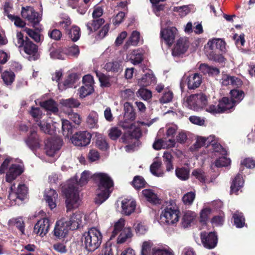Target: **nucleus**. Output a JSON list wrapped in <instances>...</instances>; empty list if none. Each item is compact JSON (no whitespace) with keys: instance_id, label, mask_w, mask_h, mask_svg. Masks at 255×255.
<instances>
[{"instance_id":"f257e3e1","label":"nucleus","mask_w":255,"mask_h":255,"mask_svg":"<svg viewBox=\"0 0 255 255\" xmlns=\"http://www.w3.org/2000/svg\"><path fill=\"white\" fill-rule=\"evenodd\" d=\"M91 177V173L89 171L85 170L82 173L79 183H70L68 187L65 189L64 193L67 210H70L79 207L81 200L79 197V189L78 186L80 185L81 187L85 185Z\"/></svg>"},{"instance_id":"f03ea898","label":"nucleus","mask_w":255,"mask_h":255,"mask_svg":"<svg viewBox=\"0 0 255 255\" xmlns=\"http://www.w3.org/2000/svg\"><path fill=\"white\" fill-rule=\"evenodd\" d=\"M92 177L98 184L95 201L97 204L100 205L109 197L113 190L114 182L111 177L105 173H96Z\"/></svg>"},{"instance_id":"7ed1b4c3","label":"nucleus","mask_w":255,"mask_h":255,"mask_svg":"<svg viewBox=\"0 0 255 255\" xmlns=\"http://www.w3.org/2000/svg\"><path fill=\"white\" fill-rule=\"evenodd\" d=\"M102 235L95 228H92L85 232L82 236V242L85 249L93 252L99 248L102 243Z\"/></svg>"},{"instance_id":"20e7f679","label":"nucleus","mask_w":255,"mask_h":255,"mask_svg":"<svg viewBox=\"0 0 255 255\" xmlns=\"http://www.w3.org/2000/svg\"><path fill=\"white\" fill-rule=\"evenodd\" d=\"M133 121L134 120L124 117V120L119 122V126L127 130L121 138L122 141L124 143H129L133 139L137 140L141 136V131L139 128L136 127Z\"/></svg>"},{"instance_id":"39448f33","label":"nucleus","mask_w":255,"mask_h":255,"mask_svg":"<svg viewBox=\"0 0 255 255\" xmlns=\"http://www.w3.org/2000/svg\"><path fill=\"white\" fill-rule=\"evenodd\" d=\"M125 225V221L123 218L115 223L110 239H113L120 233L117 238V243L122 244L130 239L132 236L131 229L129 227H124Z\"/></svg>"},{"instance_id":"423d86ee","label":"nucleus","mask_w":255,"mask_h":255,"mask_svg":"<svg viewBox=\"0 0 255 255\" xmlns=\"http://www.w3.org/2000/svg\"><path fill=\"white\" fill-rule=\"evenodd\" d=\"M207 45L212 51L209 55V59L218 62H224V58L218 53L225 51V42L220 38H214L210 40Z\"/></svg>"},{"instance_id":"0eeeda50","label":"nucleus","mask_w":255,"mask_h":255,"mask_svg":"<svg viewBox=\"0 0 255 255\" xmlns=\"http://www.w3.org/2000/svg\"><path fill=\"white\" fill-rule=\"evenodd\" d=\"M208 97L202 93L190 95L186 100V106L195 111H199L206 107Z\"/></svg>"},{"instance_id":"6e6552de","label":"nucleus","mask_w":255,"mask_h":255,"mask_svg":"<svg viewBox=\"0 0 255 255\" xmlns=\"http://www.w3.org/2000/svg\"><path fill=\"white\" fill-rule=\"evenodd\" d=\"M179 211L176 205L167 206L160 215L161 222L163 224L174 225L179 221Z\"/></svg>"},{"instance_id":"1a4fd4ad","label":"nucleus","mask_w":255,"mask_h":255,"mask_svg":"<svg viewBox=\"0 0 255 255\" xmlns=\"http://www.w3.org/2000/svg\"><path fill=\"white\" fill-rule=\"evenodd\" d=\"M62 144V141L59 137L52 138L46 141L45 146V153L47 156L53 157L49 162H54L56 158L54 157L57 155Z\"/></svg>"},{"instance_id":"9d476101","label":"nucleus","mask_w":255,"mask_h":255,"mask_svg":"<svg viewBox=\"0 0 255 255\" xmlns=\"http://www.w3.org/2000/svg\"><path fill=\"white\" fill-rule=\"evenodd\" d=\"M27 194V188L25 184L20 183L15 187L13 184L10 186L8 198L14 202L17 200L22 201L26 198Z\"/></svg>"},{"instance_id":"9b49d317","label":"nucleus","mask_w":255,"mask_h":255,"mask_svg":"<svg viewBox=\"0 0 255 255\" xmlns=\"http://www.w3.org/2000/svg\"><path fill=\"white\" fill-rule=\"evenodd\" d=\"M83 85L79 89V95L81 98H84L91 95L94 91V79L90 74L85 75L82 79Z\"/></svg>"},{"instance_id":"f8f14e48","label":"nucleus","mask_w":255,"mask_h":255,"mask_svg":"<svg viewBox=\"0 0 255 255\" xmlns=\"http://www.w3.org/2000/svg\"><path fill=\"white\" fill-rule=\"evenodd\" d=\"M178 34V30L175 27L168 26L166 28H163L161 22L160 37L169 46L172 45Z\"/></svg>"},{"instance_id":"ddd939ff","label":"nucleus","mask_w":255,"mask_h":255,"mask_svg":"<svg viewBox=\"0 0 255 255\" xmlns=\"http://www.w3.org/2000/svg\"><path fill=\"white\" fill-rule=\"evenodd\" d=\"M21 15L34 25L38 23L41 19L40 15L32 7L29 6L22 7Z\"/></svg>"},{"instance_id":"4468645a","label":"nucleus","mask_w":255,"mask_h":255,"mask_svg":"<svg viewBox=\"0 0 255 255\" xmlns=\"http://www.w3.org/2000/svg\"><path fill=\"white\" fill-rule=\"evenodd\" d=\"M91 137V134L86 131H79L75 133L71 139L75 145L85 146L90 143Z\"/></svg>"},{"instance_id":"2eb2a0df","label":"nucleus","mask_w":255,"mask_h":255,"mask_svg":"<svg viewBox=\"0 0 255 255\" xmlns=\"http://www.w3.org/2000/svg\"><path fill=\"white\" fill-rule=\"evenodd\" d=\"M22 47L29 60H36L38 58V47L28 38H26L25 43Z\"/></svg>"},{"instance_id":"dca6fc26","label":"nucleus","mask_w":255,"mask_h":255,"mask_svg":"<svg viewBox=\"0 0 255 255\" xmlns=\"http://www.w3.org/2000/svg\"><path fill=\"white\" fill-rule=\"evenodd\" d=\"M228 102V100L226 98H223L216 106L214 105H206V111L212 114H219L223 112H229L230 111V105H225V103Z\"/></svg>"},{"instance_id":"f3484780","label":"nucleus","mask_w":255,"mask_h":255,"mask_svg":"<svg viewBox=\"0 0 255 255\" xmlns=\"http://www.w3.org/2000/svg\"><path fill=\"white\" fill-rule=\"evenodd\" d=\"M49 227V220L47 218L41 219L35 224L33 229V233L41 237H43L48 233Z\"/></svg>"},{"instance_id":"a211bd4d","label":"nucleus","mask_w":255,"mask_h":255,"mask_svg":"<svg viewBox=\"0 0 255 255\" xmlns=\"http://www.w3.org/2000/svg\"><path fill=\"white\" fill-rule=\"evenodd\" d=\"M201 239L204 247L209 249L214 248L218 242L217 236L214 232L201 233Z\"/></svg>"},{"instance_id":"6ab92c4d","label":"nucleus","mask_w":255,"mask_h":255,"mask_svg":"<svg viewBox=\"0 0 255 255\" xmlns=\"http://www.w3.org/2000/svg\"><path fill=\"white\" fill-rule=\"evenodd\" d=\"M69 230H71L67 224L65 218H62L57 221L54 230V235L58 238H62L66 236Z\"/></svg>"},{"instance_id":"aec40b11","label":"nucleus","mask_w":255,"mask_h":255,"mask_svg":"<svg viewBox=\"0 0 255 255\" xmlns=\"http://www.w3.org/2000/svg\"><path fill=\"white\" fill-rule=\"evenodd\" d=\"M23 171L22 165L17 164H12L8 168L5 175V181L11 183L15 180Z\"/></svg>"},{"instance_id":"412c9836","label":"nucleus","mask_w":255,"mask_h":255,"mask_svg":"<svg viewBox=\"0 0 255 255\" xmlns=\"http://www.w3.org/2000/svg\"><path fill=\"white\" fill-rule=\"evenodd\" d=\"M231 100L228 98L225 97L228 100V102L225 103V105L227 106L228 105H230V111L229 112L231 111L235 106L239 103L244 97V93L243 91L239 90L238 89H234L230 91Z\"/></svg>"},{"instance_id":"4be33fe9","label":"nucleus","mask_w":255,"mask_h":255,"mask_svg":"<svg viewBox=\"0 0 255 255\" xmlns=\"http://www.w3.org/2000/svg\"><path fill=\"white\" fill-rule=\"evenodd\" d=\"M214 150L215 153L222 155L215 161L214 163L215 166L217 167H221L230 165L231 160L230 158H228L225 156L227 154V151L221 145L217 144L216 147L214 149Z\"/></svg>"},{"instance_id":"5701e85b","label":"nucleus","mask_w":255,"mask_h":255,"mask_svg":"<svg viewBox=\"0 0 255 255\" xmlns=\"http://www.w3.org/2000/svg\"><path fill=\"white\" fill-rule=\"evenodd\" d=\"M122 213L129 215L134 211L136 207L135 201L132 199H124L121 202Z\"/></svg>"},{"instance_id":"b1692460","label":"nucleus","mask_w":255,"mask_h":255,"mask_svg":"<svg viewBox=\"0 0 255 255\" xmlns=\"http://www.w3.org/2000/svg\"><path fill=\"white\" fill-rule=\"evenodd\" d=\"M82 217L83 214L78 212L73 214L68 219H66L71 230H76L79 228L82 223Z\"/></svg>"},{"instance_id":"393cba45","label":"nucleus","mask_w":255,"mask_h":255,"mask_svg":"<svg viewBox=\"0 0 255 255\" xmlns=\"http://www.w3.org/2000/svg\"><path fill=\"white\" fill-rule=\"evenodd\" d=\"M58 198V194L53 189H50L45 190L44 199L49 208L52 210L56 207V201Z\"/></svg>"},{"instance_id":"a878e982","label":"nucleus","mask_w":255,"mask_h":255,"mask_svg":"<svg viewBox=\"0 0 255 255\" xmlns=\"http://www.w3.org/2000/svg\"><path fill=\"white\" fill-rule=\"evenodd\" d=\"M189 47V42L188 39L186 37L180 38L175 46L173 51V55L180 54L184 53L186 51Z\"/></svg>"},{"instance_id":"bb28decb","label":"nucleus","mask_w":255,"mask_h":255,"mask_svg":"<svg viewBox=\"0 0 255 255\" xmlns=\"http://www.w3.org/2000/svg\"><path fill=\"white\" fill-rule=\"evenodd\" d=\"M25 142L27 145L32 150L39 147L40 140L35 131L34 130L30 131V134L25 139Z\"/></svg>"},{"instance_id":"cd10ccee","label":"nucleus","mask_w":255,"mask_h":255,"mask_svg":"<svg viewBox=\"0 0 255 255\" xmlns=\"http://www.w3.org/2000/svg\"><path fill=\"white\" fill-rule=\"evenodd\" d=\"M175 144V140L174 139H158L154 142L153 144V147L156 150H159L161 148H169L174 147Z\"/></svg>"},{"instance_id":"c85d7f7f","label":"nucleus","mask_w":255,"mask_h":255,"mask_svg":"<svg viewBox=\"0 0 255 255\" xmlns=\"http://www.w3.org/2000/svg\"><path fill=\"white\" fill-rule=\"evenodd\" d=\"M187 80V85L189 89H195L199 87L202 81L201 75L198 73L190 75Z\"/></svg>"},{"instance_id":"c756f323","label":"nucleus","mask_w":255,"mask_h":255,"mask_svg":"<svg viewBox=\"0 0 255 255\" xmlns=\"http://www.w3.org/2000/svg\"><path fill=\"white\" fill-rule=\"evenodd\" d=\"M151 255H174L172 250L166 246H155L152 249Z\"/></svg>"},{"instance_id":"7c9ffc66","label":"nucleus","mask_w":255,"mask_h":255,"mask_svg":"<svg viewBox=\"0 0 255 255\" xmlns=\"http://www.w3.org/2000/svg\"><path fill=\"white\" fill-rule=\"evenodd\" d=\"M244 181L242 175L238 174L233 180L231 185V193L238 194V191L243 187Z\"/></svg>"},{"instance_id":"2f4dec72","label":"nucleus","mask_w":255,"mask_h":255,"mask_svg":"<svg viewBox=\"0 0 255 255\" xmlns=\"http://www.w3.org/2000/svg\"><path fill=\"white\" fill-rule=\"evenodd\" d=\"M222 84L225 86L232 85L235 86H239L241 85L242 82L240 79L234 77L230 76L228 75H224L223 76L221 79Z\"/></svg>"},{"instance_id":"473e14b6","label":"nucleus","mask_w":255,"mask_h":255,"mask_svg":"<svg viewBox=\"0 0 255 255\" xmlns=\"http://www.w3.org/2000/svg\"><path fill=\"white\" fill-rule=\"evenodd\" d=\"M104 22L105 20L104 18H93L91 21H89L87 23L86 26L89 31V33H91L97 30Z\"/></svg>"},{"instance_id":"72a5a7b5","label":"nucleus","mask_w":255,"mask_h":255,"mask_svg":"<svg viewBox=\"0 0 255 255\" xmlns=\"http://www.w3.org/2000/svg\"><path fill=\"white\" fill-rule=\"evenodd\" d=\"M155 78L152 73H147L138 79V85L140 87H146L154 83Z\"/></svg>"},{"instance_id":"f704fd0d","label":"nucleus","mask_w":255,"mask_h":255,"mask_svg":"<svg viewBox=\"0 0 255 255\" xmlns=\"http://www.w3.org/2000/svg\"><path fill=\"white\" fill-rule=\"evenodd\" d=\"M64 48H51L50 49V57L53 59L64 60L66 58Z\"/></svg>"},{"instance_id":"c9c22d12","label":"nucleus","mask_w":255,"mask_h":255,"mask_svg":"<svg viewBox=\"0 0 255 255\" xmlns=\"http://www.w3.org/2000/svg\"><path fill=\"white\" fill-rule=\"evenodd\" d=\"M176 177L180 180L186 181L189 178L190 170L185 167H177L175 170Z\"/></svg>"},{"instance_id":"e433bc0d","label":"nucleus","mask_w":255,"mask_h":255,"mask_svg":"<svg viewBox=\"0 0 255 255\" xmlns=\"http://www.w3.org/2000/svg\"><path fill=\"white\" fill-rule=\"evenodd\" d=\"M79 76L73 73L70 74L64 80L63 83L64 88L67 89L69 88H75V84L79 80Z\"/></svg>"},{"instance_id":"4c0bfd02","label":"nucleus","mask_w":255,"mask_h":255,"mask_svg":"<svg viewBox=\"0 0 255 255\" xmlns=\"http://www.w3.org/2000/svg\"><path fill=\"white\" fill-rule=\"evenodd\" d=\"M142 193L148 201L155 204L159 203V198L153 190L151 189H144L142 191Z\"/></svg>"},{"instance_id":"58836bf2","label":"nucleus","mask_w":255,"mask_h":255,"mask_svg":"<svg viewBox=\"0 0 255 255\" xmlns=\"http://www.w3.org/2000/svg\"><path fill=\"white\" fill-rule=\"evenodd\" d=\"M98 114L95 112H91L87 118V124L90 128H98Z\"/></svg>"},{"instance_id":"ea45409f","label":"nucleus","mask_w":255,"mask_h":255,"mask_svg":"<svg viewBox=\"0 0 255 255\" xmlns=\"http://www.w3.org/2000/svg\"><path fill=\"white\" fill-rule=\"evenodd\" d=\"M96 144L98 147L102 150H106L108 148V144L105 137L101 134L95 132Z\"/></svg>"},{"instance_id":"a19ab883","label":"nucleus","mask_w":255,"mask_h":255,"mask_svg":"<svg viewBox=\"0 0 255 255\" xmlns=\"http://www.w3.org/2000/svg\"><path fill=\"white\" fill-rule=\"evenodd\" d=\"M125 111L124 117L128 118L131 120H134L135 118V113L131 104L129 102H126L124 105Z\"/></svg>"},{"instance_id":"79ce46f5","label":"nucleus","mask_w":255,"mask_h":255,"mask_svg":"<svg viewBox=\"0 0 255 255\" xmlns=\"http://www.w3.org/2000/svg\"><path fill=\"white\" fill-rule=\"evenodd\" d=\"M234 224L237 228H242L245 224V219L243 213L236 211L233 215Z\"/></svg>"},{"instance_id":"37998d69","label":"nucleus","mask_w":255,"mask_h":255,"mask_svg":"<svg viewBox=\"0 0 255 255\" xmlns=\"http://www.w3.org/2000/svg\"><path fill=\"white\" fill-rule=\"evenodd\" d=\"M4 83L7 85H10L14 81L15 74L12 71H5L1 75Z\"/></svg>"},{"instance_id":"c03bdc74","label":"nucleus","mask_w":255,"mask_h":255,"mask_svg":"<svg viewBox=\"0 0 255 255\" xmlns=\"http://www.w3.org/2000/svg\"><path fill=\"white\" fill-rule=\"evenodd\" d=\"M161 162L160 161H155L150 166V171L152 174L157 177H162L164 173L160 170Z\"/></svg>"},{"instance_id":"a18cd8bd","label":"nucleus","mask_w":255,"mask_h":255,"mask_svg":"<svg viewBox=\"0 0 255 255\" xmlns=\"http://www.w3.org/2000/svg\"><path fill=\"white\" fill-rule=\"evenodd\" d=\"M195 218V214L191 211L186 212L182 219V225L185 228L188 227L193 222Z\"/></svg>"},{"instance_id":"49530a36","label":"nucleus","mask_w":255,"mask_h":255,"mask_svg":"<svg viewBox=\"0 0 255 255\" xmlns=\"http://www.w3.org/2000/svg\"><path fill=\"white\" fill-rule=\"evenodd\" d=\"M60 104L63 106L69 108H77L80 105L79 101L74 98H69L65 100L62 99L60 100Z\"/></svg>"},{"instance_id":"de8ad7c7","label":"nucleus","mask_w":255,"mask_h":255,"mask_svg":"<svg viewBox=\"0 0 255 255\" xmlns=\"http://www.w3.org/2000/svg\"><path fill=\"white\" fill-rule=\"evenodd\" d=\"M69 38L74 42L77 41L81 35L80 28L76 25H73L68 32Z\"/></svg>"},{"instance_id":"09e8293b","label":"nucleus","mask_w":255,"mask_h":255,"mask_svg":"<svg viewBox=\"0 0 255 255\" xmlns=\"http://www.w3.org/2000/svg\"><path fill=\"white\" fill-rule=\"evenodd\" d=\"M41 106L46 110L49 111L54 114L57 113L58 111L57 104L52 100H49L43 102Z\"/></svg>"},{"instance_id":"8fccbe9b","label":"nucleus","mask_w":255,"mask_h":255,"mask_svg":"<svg viewBox=\"0 0 255 255\" xmlns=\"http://www.w3.org/2000/svg\"><path fill=\"white\" fill-rule=\"evenodd\" d=\"M105 68L107 71L113 72H118L122 69L121 64L117 61L107 63L105 65Z\"/></svg>"},{"instance_id":"3c124183","label":"nucleus","mask_w":255,"mask_h":255,"mask_svg":"<svg viewBox=\"0 0 255 255\" xmlns=\"http://www.w3.org/2000/svg\"><path fill=\"white\" fill-rule=\"evenodd\" d=\"M62 128L63 134L68 137L72 133V128L71 123L67 120H62Z\"/></svg>"},{"instance_id":"603ef678","label":"nucleus","mask_w":255,"mask_h":255,"mask_svg":"<svg viewBox=\"0 0 255 255\" xmlns=\"http://www.w3.org/2000/svg\"><path fill=\"white\" fill-rule=\"evenodd\" d=\"M154 247L151 241L143 242L141 246V255H151L152 249Z\"/></svg>"},{"instance_id":"864d4df0","label":"nucleus","mask_w":255,"mask_h":255,"mask_svg":"<svg viewBox=\"0 0 255 255\" xmlns=\"http://www.w3.org/2000/svg\"><path fill=\"white\" fill-rule=\"evenodd\" d=\"M143 60L142 55L139 49L133 50L130 57V61L134 65L140 63Z\"/></svg>"},{"instance_id":"5fc2aeb1","label":"nucleus","mask_w":255,"mask_h":255,"mask_svg":"<svg viewBox=\"0 0 255 255\" xmlns=\"http://www.w3.org/2000/svg\"><path fill=\"white\" fill-rule=\"evenodd\" d=\"M96 73L102 86L109 87L111 85L110 77L109 76L98 72H96Z\"/></svg>"},{"instance_id":"6e6d98bb","label":"nucleus","mask_w":255,"mask_h":255,"mask_svg":"<svg viewBox=\"0 0 255 255\" xmlns=\"http://www.w3.org/2000/svg\"><path fill=\"white\" fill-rule=\"evenodd\" d=\"M173 98V93L169 89H165L162 96L159 99L161 103L166 104L172 101Z\"/></svg>"},{"instance_id":"4d7b16f0","label":"nucleus","mask_w":255,"mask_h":255,"mask_svg":"<svg viewBox=\"0 0 255 255\" xmlns=\"http://www.w3.org/2000/svg\"><path fill=\"white\" fill-rule=\"evenodd\" d=\"M140 39V33L137 31H133L131 36H130L129 40L127 42L125 46L132 45H136L139 41Z\"/></svg>"},{"instance_id":"13d9d810","label":"nucleus","mask_w":255,"mask_h":255,"mask_svg":"<svg viewBox=\"0 0 255 255\" xmlns=\"http://www.w3.org/2000/svg\"><path fill=\"white\" fill-rule=\"evenodd\" d=\"M8 224L9 225L15 226L17 228L19 229L21 234H24V222L22 219L18 218L10 220L8 221Z\"/></svg>"},{"instance_id":"bf43d9fd","label":"nucleus","mask_w":255,"mask_h":255,"mask_svg":"<svg viewBox=\"0 0 255 255\" xmlns=\"http://www.w3.org/2000/svg\"><path fill=\"white\" fill-rule=\"evenodd\" d=\"M66 56L77 57L79 54V49L78 46L76 45L69 47L64 48Z\"/></svg>"},{"instance_id":"052dcab7","label":"nucleus","mask_w":255,"mask_h":255,"mask_svg":"<svg viewBox=\"0 0 255 255\" xmlns=\"http://www.w3.org/2000/svg\"><path fill=\"white\" fill-rule=\"evenodd\" d=\"M192 175L194 176L200 182L205 183L206 181V176L205 172L200 169L194 170L192 172Z\"/></svg>"},{"instance_id":"680f3d73","label":"nucleus","mask_w":255,"mask_h":255,"mask_svg":"<svg viewBox=\"0 0 255 255\" xmlns=\"http://www.w3.org/2000/svg\"><path fill=\"white\" fill-rule=\"evenodd\" d=\"M23 31L36 42H40L41 41L40 35L38 32L28 28H24Z\"/></svg>"},{"instance_id":"e2e57ef3","label":"nucleus","mask_w":255,"mask_h":255,"mask_svg":"<svg viewBox=\"0 0 255 255\" xmlns=\"http://www.w3.org/2000/svg\"><path fill=\"white\" fill-rule=\"evenodd\" d=\"M195 198V192L191 191L184 195L182 201L185 205H191Z\"/></svg>"},{"instance_id":"0e129e2a","label":"nucleus","mask_w":255,"mask_h":255,"mask_svg":"<svg viewBox=\"0 0 255 255\" xmlns=\"http://www.w3.org/2000/svg\"><path fill=\"white\" fill-rule=\"evenodd\" d=\"M137 96L144 100H148L152 97V93L150 90L144 88H140L137 92Z\"/></svg>"},{"instance_id":"69168bd1","label":"nucleus","mask_w":255,"mask_h":255,"mask_svg":"<svg viewBox=\"0 0 255 255\" xmlns=\"http://www.w3.org/2000/svg\"><path fill=\"white\" fill-rule=\"evenodd\" d=\"M120 95L124 100H132L134 98V93L130 89H127L121 91Z\"/></svg>"},{"instance_id":"338daca9","label":"nucleus","mask_w":255,"mask_h":255,"mask_svg":"<svg viewBox=\"0 0 255 255\" xmlns=\"http://www.w3.org/2000/svg\"><path fill=\"white\" fill-rule=\"evenodd\" d=\"M135 233L137 235H141L145 234L148 231L147 226L142 223H137L134 225Z\"/></svg>"},{"instance_id":"774afa93","label":"nucleus","mask_w":255,"mask_h":255,"mask_svg":"<svg viewBox=\"0 0 255 255\" xmlns=\"http://www.w3.org/2000/svg\"><path fill=\"white\" fill-rule=\"evenodd\" d=\"M206 145H207L206 137L198 136L196 142L191 147V149L193 150H195Z\"/></svg>"}]
</instances>
